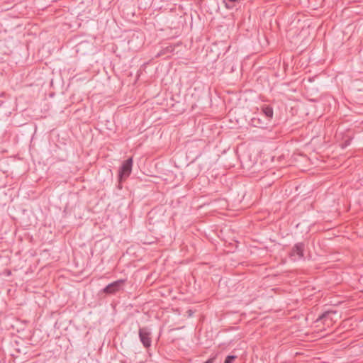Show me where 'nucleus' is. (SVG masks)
Here are the masks:
<instances>
[{
    "mask_svg": "<svg viewBox=\"0 0 363 363\" xmlns=\"http://www.w3.org/2000/svg\"><path fill=\"white\" fill-rule=\"evenodd\" d=\"M132 167H133V159L132 157H130L127 159L126 160L123 161L122 163L121 167L119 168L118 170V188L121 189H122V183L125 182L127 178L130 176L131 172H132Z\"/></svg>",
    "mask_w": 363,
    "mask_h": 363,
    "instance_id": "obj_1",
    "label": "nucleus"
},
{
    "mask_svg": "<svg viewBox=\"0 0 363 363\" xmlns=\"http://www.w3.org/2000/svg\"><path fill=\"white\" fill-rule=\"evenodd\" d=\"M150 334L151 330L147 327L140 328L139 330L140 342L145 347H149L151 345Z\"/></svg>",
    "mask_w": 363,
    "mask_h": 363,
    "instance_id": "obj_2",
    "label": "nucleus"
},
{
    "mask_svg": "<svg viewBox=\"0 0 363 363\" xmlns=\"http://www.w3.org/2000/svg\"><path fill=\"white\" fill-rule=\"evenodd\" d=\"M304 247L305 245L303 242H298L296 244L291 252V256H297L298 259L303 257Z\"/></svg>",
    "mask_w": 363,
    "mask_h": 363,
    "instance_id": "obj_3",
    "label": "nucleus"
},
{
    "mask_svg": "<svg viewBox=\"0 0 363 363\" xmlns=\"http://www.w3.org/2000/svg\"><path fill=\"white\" fill-rule=\"evenodd\" d=\"M262 112L268 119H272L273 117L274 111L272 106L269 105H264L262 106Z\"/></svg>",
    "mask_w": 363,
    "mask_h": 363,
    "instance_id": "obj_4",
    "label": "nucleus"
},
{
    "mask_svg": "<svg viewBox=\"0 0 363 363\" xmlns=\"http://www.w3.org/2000/svg\"><path fill=\"white\" fill-rule=\"evenodd\" d=\"M337 313V311L334 309V307L325 311L322 314L319 315L318 318H330L332 315H336Z\"/></svg>",
    "mask_w": 363,
    "mask_h": 363,
    "instance_id": "obj_5",
    "label": "nucleus"
},
{
    "mask_svg": "<svg viewBox=\"0 0 363 363\" xmlns=\"http://www.w3.org/2000/svg\"><path fill=\"white\" fill-rule=\"evenodd\" d=\"M102 292L106 294L113 293V282L108 284L103 290Z\"/></svg>",
    "mask_w": 363,
    "mask_h": 363,
    "instance_id": "obj_6",
    "label": "nucleus"
},
{
    "mask_svg": "<svg viewBox=\"0 0 363 363\" xmlns=\"http://www.w3.org/2000/svg\"><path fill=\"white\" fill-rule=\"evenodd\" d=\"M124 282H125V279H120V280L115 281V284H114L115 293L118 291H120L122 289L121 285L123 284Z\"/></svg>",
    "mask_w": 363,
    "mask_h": 363,
    "instance_id": "obj_7",
    "label": "nucleus"
},
{
    "mask_svg": "<svg viewBox=\"0 0 363 363\" xmlns=\"http://www.w3.org/2000/svg\"><path fill=\"white\" fill-rule=\"evenodd\" d=\"M235 359V355H228L227 357H225L224 363H233Z\"/></svg>",
    "mask_w": 363,
    "mask_h": 363,
    "instance_id": "obj_8",
    "label": "nucleus"
},
{
    "mask_svg": "<svg viewBox=\"0 0 363 363\" xmlns=\"http://www.w3.org/2000/svg\"><path fill=\"white\" fill-rule=\"evenodd\" d=\"M252 125L254 126H259L262 124L259 118H252L251 120Z\"/></svg>",
    "mask_w": 363,
    "mask_h": 363,
    "instance_id": "obj_9",
    "label": "nucleus"
},
{
    "mask_svg": "<svg viewBox=\"0 0 363 363\" xmlns=\"http://www.w3.org/2000/svg\"><path fill=\"white\" fill-rule=\"evenodd\" d=\"M216 357V354H214L213 356L211 357L203 363H213Z\"/></svg>",
    "mask_w": 363,
    "mask_h": 363,
    "instance_id": "obj_10",
    "label": "nucleus"
},
{
    "mask_svg": "<svg viewBox=\"0 0 363 363\" xmlns=\"http://www.w3.org/2000/svg\"><path fill=\"white\" fill-rule=\"evenodd\" d=\"M187 313H188L189 316H192L194 314V312L192 311V310H188Z\"/></svg>",
    "mask_w": 363,
    "mask_h": 363,
    "instance_id": "obj_11",
    "label": "nucleus"
},
{
    "mask_svg": "<svg viewBox=\"0 0 363 363\" xmlns=\"http://www.w3.org/2000/svg\"><path fill=\"white\" fill-rule=\"evenodd\" d=\"M347 145H349V142H348V141H346L345 145V146H347ZM342 147H344V146H342Z\"/></svg>",
    "mask_w": 363,
    "mask_h": 363,
    "instance_id": "obj_12",
    "label": "nucleus"
}]
</instances>
